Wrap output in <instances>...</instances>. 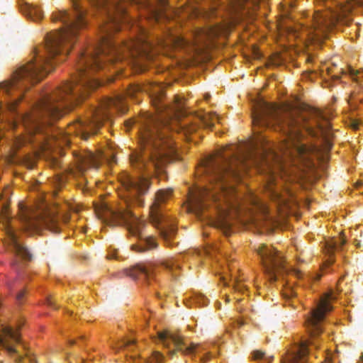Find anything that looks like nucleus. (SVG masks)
<instances>
[{
  "mask_svg": "<svg viewBox=\"0 0 363 363\" xmlns=\"http://www.w3.org/2000/svg\"><path fill=\"white\" fill-rule=\"evenodd\" d=\"M104 15L101 26V35L97 45L82 52L77 63V75L72 82L65 83L50 94L43 95L33 106L30 112L20 116L28 133V141L40 147L46 145L48 137L45 125L48 119H57L73 105L84 98L91 89L101 85L93 76L103 71L104 58L115 62L123 60L135 62L139 56L146 58V30L138 28V35L121 43L112 39V33L120 30L121 23L125 20V7L123 0H91ZM73 13L65 11L54 14L52 20L62 22L60 30L51 32L45 37V44L35 50L28 62L19 67L11 79L0 82V97H3L11 111H15L23 93L30 86L40 82L54 67L56 62L64 60L77 41L79 29L86 24L85 11L79 0H72Z\"/></svg>",
  "mask_w": 363,
  "mask_h": 363,
  "instance_id": "nucleus-1",
  "label": "nucleus"
},
{
  "mask_svg": "<svg viewBox=\"0 0 363 363\" xmlns=\"http://www.w3.org/2000/svg\"><path fill=\"white\" fill-rule=\"evenodd\" d=\"M252 123L281 133L284 135L281 143L277 150L262 138L259 152H257L259 144L256 143L250 144L247 151L240 150L237 146H229V155L223 150L216 156L210 157L205 164V172L211 182L216 183L214 188L216 189H201L198 195L194 196L198 211H202L204 208L206 199L217 201L223 197L226 205L231 206L228 194L233 192V188L228 185V179L239 180L242 171L250 165L266 166L272 174L276 171L287 173L286 167L291 164L297 166L301 163L307 168L313 167V157L319 150L316 146H308L301 142L303 130L312 138H323L327 150L332 147L330 123L317 108L310 107L303 111L291 108L281 111L275 106L264 103L253 112Z\"/></svg>",
  "mask_w": 363,
  "mask_h": 363,
  "instance_id": "nucleus-2",
  "label": "nucleus"
},
{
  "mask_svg": "<svg viewBox=\"0 0 363 363\" xmlns=\"http://www.w3.org/2000/svg\"><path fill=\"white\" fill-rule=\"evenodd\" d=\"M120 180L128 193L123 203L116 208L103 203L95 208V212L97 217L104 223L113 225H125L130 233L136 236L140 234L145 223L133 212V208L145 206L144 196L147 194L151 182L148 177H134L128 173L123 174Z\"/></svg>",
  "mask_w": 363,
  "mask_h": 363,
  "instance_id": "nucleus-3",
  "label": "nucleus"
},
{
  "mask_svg": "<svg viewBox=\"0 0 363 363\" xmlns=\"http://www.w3.org/2000/svg\"><path fill=\"white\" fill-rule=\"evenodd\" d=\"M166 121L162 116L147 115L140 128V150L130 155L131 165L139 171L159 177L172 152L171 145L160 132Z\"/></svg>",
  "mask_w": 363,
  "mask_h": 363,
  "instance_id": "nucleus-4",
  "label": "nucleus"
},
{
  "mask_svg": "<svg viewBox=\"0 0 363 363\" xmlns=\"http://www.w3.org/2000/svg\"><path fill=\"white\" fill-rule=\"evenodd\" d=\"M112 108L123 113L126 111V106L122 95H117L113 98H104L98 107L91 108L86 118H78L69 124L67 133L75 134L84 140H87L91 134L96 133L104 121L109 120L110 114L107 110Z\"/></svg>",
  "mask_w": 363,
  "mask_h": 363,
  "instance_id": "nucleus-5",
  "label": "nucleus"
},
{
  "mask_svg": "<svg viewBox=\"0 0 363 363\" xmlns=\"http://www.w3.org/2000/svg\"><path fill=\"white\" fill-rule=\"evenodd\" d=\"M172 192L171 189L158 190L149 209L150 222L167 241L176 235L177 228L174 222L162 212L160 205L169 198Z\"/></svg>",
  "mask_w": 363,
  "mask_h": 363,
  "instance_id": "nucleus-6",
  "label": "nucleus"
},
{
  "mask_svg": "<svg viewBox=\"0 0 363 363\" xmlns=\"http://www.w3.org/2000/svg\"><path fill=\"white\" fill-rule=\"evenodd\" d=\"M264 272L271 282L277 279L278 274L286 271L282 256L274 249L261 245L257 249Z\"/></svg>",
  "mask_w": 363,
  "mask_h": 363,
  "instance_id": "nucleus-7",
  "label": "nucleus"
},
{
  "mask_svg": "<svg viewBox=\"0 0 363 363\" xmlns=\"http://www.w3.org/2000/svg\"><path fill=\"white\" fill-rule=\"evenodd\" d=\"M333 298L332 294H328L327 297L321 298L318 306L311 311L310 316L307 318L306 324L311 337L319 335L323 332L321 323L323 321L326 313L332 310L329 300Z\"/></svg>",
  "mask_w": 363,
  "mask_h": 363,
  "instance_id": "nucleus-8",
  "label": "nucleus"
},
{
  "mask_svg": "<svg viewBox=\"0 0 363 363\" xmlns=\"http://www.w3.org/2000/svg\"><path fill=\"white\" fill-rule=\"evenodd\" d=\"M21 219L25 230L28 231L38 232L43 228H45L55 234L60 232L58 217L52 213H48L41 218H33L24 214Z\"/></svg>",
  "mask_w": 363,
  "mask_h": 363,
  "instance_id": "nucleus-9",
  "label": "nucleus"
},
{
  "mask_svg": "<svg viewBox=\"0 0 363 363\" xmlns=\"http://www.w3.org/2000/svg\"><path fill=\"white\" fill-rule=\"evenodd\" d=\"M143 92L148 93L152 105L158 112H162L167 109V106L162 102L163 91L159 85H132L127 90V94L132 98H137V95Z\"/></svg>",
  "mask_w": 363,
  "mask_h": 363,
  "instance_id": "nucleus-10",
  "label": "nucleus"
},
{
  "mask_svg": "<svg viewBox=\"0 0 363 363\" xmlns=\"http://www.w3.org/2000/svg\"><path fill=\"white\" fill-rule=\"evenodd\" d=\"M332 22L328 20L327 16L320 12L314 13L310 25L303 27V31L311 40L320 39L330 26Z\"/></svg>",
  "mask_w": 363,
  "mask_h": 363,
  "instance_id": "nucleus-11",
  "label": "nucleus"
},
{
  "mask_svg": "<svg viewBox=\"0 0 363 363\" xmlns=\"http://www.w3.org/2000/svg\"><path fill=\"white\" fill-rule=\"evenodd\" d=\"M159 341L166 347H169L173 344L177 351L190 354L195 352L197 345L192 343L188 346L184 342L183 338L178 334L173 333L169 330L158 333Z\"/></svg>",
  "mask_w": 363,
  "mask_h": 363,
  "instance_id": "nucleus-12",
  "label": "nucleus"
},
{
  "mask_svg": "<svg viewBox=\"0 0 363 363\" xmlns=\"http://www.w3.org/2000/svg\"><path fill=\"white\" fill-rule=\"evenodd\" d=\"M73 156L78 172L83 174L89 169H97L100 165V160L102 155H95L89 150L74 151Z\"/></svg>",
  "mask_w": 363,
  "mask_h": 363,
  "instance_id": "nucleus-13",
  "label": "nucleus"
},
{
  "mask_svg": "<svg viewBox=\"0 0 363 363\" xmlns=\"http://www.w3.org/2000/svg\"><path fill=\"white\" fill-rule=\"evenodd\" d=\"M123 273L133 279L143 278L147 282L155 276V269L152 265L137 264L125 269Z\"/></svg>",
  "mask_w": 363,
  "mask_h": 363,
  "instance_id": "nucleus-14",
  "label": "nucleus"
},
{
  "mask_svg": "<svg viewBox=\"0 0 363 363\" xmlns=\"http://www.w3.org/2000/svg\"><path fill=\"white\" fill-rule=\"evenodd\" d=\"M8 236L11 250L15 253V255L26 261L31 260L32 254L30 251L24 245L19 242L15 233L10 230L8 232Z\"/></svg>",
  "mask_w": 363,
  "mask_h": 363,
  "instance_id": "nucleus-15",
  "label": "nucleus"
},
{
  "mask_svg": "<svg viewBox=\"0 0 363 363\" xmlns=\"http://www.w3.org/2000/svg\"><path fill=\"white\" fill-rule=\"evenodd\" d=\"M18 4L21 11L33 21H40L43 17L42 10L33 4L26 0H18Z\"/></svg>",
  "mask_w": 363,
  "mask_h": 363,
  "instance_id": "nucleus-16",
  "label": "nucleus"
},
{
  "mask_svg": "<svg viewBox=\"0 0 363 363\" xmlns=\"http://www.w3.org/2000/svg\"><path fill=\"white\" fill-rule=\"evenodd\" d=\"M315 345V343L311 340L302 342L297 350L292 354L286 362H284V363H297L299 360H301L308 354V345Z\"/></svg>",
  "mask_w": 363,
  "mask_h": 363,
  "instance_id": "nucleus-17",
  "label": "nucleus"
},
{
  "mask_svg": "<svg viewBox=\"0 0 363 363\" xmlns=\"http://www.w3.org/2000/svg\"><path fill=\"white\" fill-rule=\"evenodd\" d=\"M354 6H363V0H348L345 4H340V11L336 16V21H341V18L350 13Z\"/></svg>",
  "mask_w": 363,
  "mask_h": 363,
  "instance_id": "nucleus-18",
  "label": "nucleus"
},
{
  "mask_svg": "<svg viewBox=\"0 0 363 363\" xmlns=\"http://www.w3.org/2000/svg\"><path fill=\"white\" fill-rule=\"evenodd\" d=\"M260 213L257 218H255L257 225L267 226L273 225L275 222L274 218L270 215L267 208L264 205L260 206Z\"/></svg>",
  "mask_w": 363,
  "mask_h": 363,
  "instance_id": "nucleus-19",
  "label": "nucleus"
},
{
  "mask_svg": "<svg viewBox=\"0 0 363 363\" xmlns=\"http://www.w3.org/2000/svg\"><path fill=\"white\" fill-rule=\"evenodd\" d=\"M232 23H220L212 26L209 29V36L212 38L219 35H227L230 33Z\"/></svg>",
  "mask_w": 363,
  "mask_h": 363,
  "instance_id": "nucleus-20",
  "label": "nucleus"
},
{
  "mask_svg": "<svg viewBox=\"0 0 363 363\" xmlns=\"http://www.w3.org/2000/svg\"><path fill=\"white\" fill-rule=\"evenodd\" d=\"M3 346V347L7 351L9 354L13 358L14 361L16 363H21L23 359V356L20 354L18 351L12 346L9 345L5 338L0 337V346Z\"/></svg>",
  "mask_w": 363,
  "mask_h": 363,
  "instance_id": "nucleus-21",
  "label": "nucleus"
},
{
  "mask_svg": "<svg viewBox=\"0 0 363 363\" xmlns=\"http://www.w3.org/2000/svg\"><path fill=\"white\" fill-rule=\"evenodd\" d=\"M198 121L204 127L212 129L216 121H218V117L216 113H204L198 118Z\"/></svg>",
  "mask_w": 363,
  "mask_h": 363,
  "instance_id": "nucleus-22",
  "label": "nucleus"
},
{
  "mask_svg": "<svg viewBox=\"0 0 363 363\" xmlns=\"http://www.w3.org/2000/svg\"><path fill=\"white\" fill-rule=\"evenodd\" d=\"M199 125L196 122L192 123H184L181 127V131L183 133L184 135L188 140H194L193 138L190 137V135L193 133H196L199 128Z\"/></svg>",
  "mask_w": 363,
  "mask_h": 363,
  "instance_id": "nucleus-23",
  "label": "nucleus"
},
{
  "mask_svg": "<svg viewBox=\"0 0 363 363\" xmlns=\"http://www.w3.org/2000/svg\"><path fill=\"white\" fill-rule=\"evenodd\" d=\"M180 257L181 256L177 258H171L163 263L164 267L172 274L173 277L175 279L177 278L175 271L180 269Z\"/></svg>",
  "mask_w": 363,
  "mask_h": 363,
  "instance_id": "nucleus-24",
  "label": "nucleus"
},
{
  "mask_svg": "<svg viewBox=\"0 0 363 363\" xmlns=\"http://www.w3.org/2000/svg\"><path fill=\"white\" fill-rule=\"evenodd\" d=\"M157 244L155 240L152 238H147L144 240V243L143 246H135L133 245L132 247L133 249H136L138 252H144L146 250H151L157 247Z\"/></svg>",
  "mask_w": 363,
  "mask_h": 363,
  "instance_id": "nucleus-25",
  "label": "nucleus"
},
{
  "mask_svg": "<svg viewBox=\"0 0 363 363\" xmlns=\"http://www.w3.org/2000/svg\"><path fill=\"white\" fill-rule=\"evenodd\" d=\"M216 227L220 229L225 235L230 234L231 225L225 218H220L216 223Z\"/></svg>",
  "mask_w": 363,
  "mask_h": 363,
  "instance_id": "nucleus-26",
  "label": "nucleus"
},
{
  "mask_svg": "<svg viewBox=\"0 0 363 363\" xmlns=\"http://www.w3.org/2000/svg\"><path fill=\"white\" fill-rule=\"evenodd\" d=\"M2 332L4 334L5 337H9L17 343H21L18 334L16 333L11 327H4L2 330Z\"/></svg>",
  "mask_w": 363,
  "mask_h": 363,
  "instance_id": "nucleus-27",
  "label": "nucleus"
},
{
  "mask_svg": "<svg viewBox=\"0 0 363 363\" xmlns=\"http://www.w3.org/2000/svg\"><path fill=\"white\" fill-rule=\"evenodd\" d=\"M252 358L255 360H259L262 359L264 362H270L272 359H273L272 356H266L265 353L261 350H255L252 352Z\"/></svg>",
  "mask_w": 363,
  "mask_h": 363,
  "instance_id": "nucleus-28",
  "label": "nucleus"
},
{
  "mask_svg": "<svg viewBox=\"0 0 363 363\" xmlns=\"http://www.w3.org/2000/svg\"><path fill=\"white\" fill-rule=\"evenodd\" d=\"M243 2L244 0H236V2L232 3L230 7V14L235 16L240 13L244 6Z\"/></svg>",
  "mask_w": 363,
  "mask_h": 363,
  "instance_id": "nucleus-29",
  "label": "nucleus"
},
{
  "mask_svg": "<svg viewBox=\"0 0 363 363\" xmlns=\"http://www.w3.org/2000/svg\"><path fill=\"white\" fill-rule=\"evenodd\" d=\"M172 40L176 46L180 48L185 47L188 44L187 40L182 37H175Z\"/></svg>",
  "mask_w": 363,
  "mask_h": 363,
  "instance_id": "nucleus-30",
  "label": "nucleus"
},
{
  "mask_svg": "<svg viewBox=\"0 0 363 363\" xmlns=\"http://www.w3.org/2000/svg\"><path fill=\"white\" fill-rule=\"evenodd\" d=\"M270 194L272 199L279 202H284V199L282 198V196L276 190L270 189Z\"/></svg>",
  "mask_w": 363,
  "mask_h": 363,
  "instance_id": "nucleus-31",
  "label": "nucleus"
},
{
  "mask_svg": "<svg viewBox=\"0 0 363 363\" xmlns=\"http://www.w3.org/2000/svg\"><path fill=\"white\" fill-rule=\"evenodd\" d=\"M345 242V240L342 238H338L337 240L335 241L333 245L331 247L334 250H337L340 248Z\"/></svg>",
  "mask_w": 363,
  "mask_h": 363,
  "instance_id": "nucleus-32",
  "label": "nucleus"
},
{
  "mask_svg": "<svg viewBox=\"0 0 363 363\" xmlns=\"http://www.w3.org/2000/svg\"><path fill=\"white\" fill-rule=\"evenodd\" d=\"M152 359L156 362L161 363L162 362V359H163V355L161 353L158 352H155L153 353V354H152Z\"/></svg>",
  "mask_w": 363,
  "mask_h": 363,
  "instance_id": "nucleus-33",
  "label": "nucleus"
},
{
  "mask_svg": "<svg viewBox=\"0 0 363 363\" xmlns=\"http://www.w3.org/2000/svg\"><path fill=\"white\" fill-rule=\"evenodd\" d=\"M235 289L238 291H240V292H242L244 291V289H245V286L243 285L241 283H237L235 285Z\"/></svg>",
  "mask_w": 363,
  "mask_h": 363,
  "instance_id": "nucleus-34",
  "label": "nucleus"
},
{
  "mask_svg": "<svg viewBox=\"0 0 363 363\" xmlns=\"http://www.w3.org/2000/svg\"><path fill=\"white\" fill-rule=\"evenodd\" d=\"M123 345L125 347H129V346L135 344V340H126L123 342Z\"/></svg>",
  "mask_w": 363,
  "mask_h": 363,
  "instance_id": "nucleus-35",
  "label": "nucleus"
},
{
  "mask_svg": "<svg viewBox=\"0 0 363 363\" xmlns=\"http://www.w3.org/2000/svg\"><path fill=\"white\" fill-rule=\"evenodd\" d=\"M46 303L50 307H55V303L50 297L47 298Z\"/></svg>",
  "mask_w": 363,
  "mask_h": 363,
  "instance_id": "nucleus-36",
  "label": "nucleus"
},
{
  "mask_svg": "<svg viewBox=\"0 0 363 363\" xmlns=\"http://www.w3.org/2000/svg\"><path fill=\"white\" fill-rule=\"evenodd\" d=\"M25 295V291H21L16 295V299L20 302Z\"/></svg>",
  "mask_w": 363,
  "mask_h": 363,
  "instance_id": "nucleus-37",
  "label": "nucleus"
},
{
  "mask_svg": "<svg viewBox=\"0 0 363 363\" xmlns=\"http://www.w3.org/2000/svg\"><path fill=\"white\" fill-rule=\"evenodd\" d=\"M350 74L352 76H354V75H356L357 72H356L354 69H350Z\"/></svg>",
  "mask_w": 363,
  "mask_h": 363,
  "instance_id": "nucleus-38",
  "label": "nucleus"
},
{
  "mask_svg": "<svg viewBox=\"0 0 363 363\" xmlns=\"http://www.w3.org/2000/svg\"><path fill=\"white\" fill-rule=\"evenodd\" d=\"M359 363H363V352L359 358Z\"/></svg>",
  "mask_w": 363,
  "mask_h": 363,
  "instance_id": "nucleus-39",
  "label": "nucleus"
},
{
  "mask_svg": "<svg viewBox=\"0 0 363 363\" xmlns=\"http://www.w3.org/2000/svg\"><path fill=\"white\" fill-rule=\"evenodd\" d=\"M160 3L161 4L164 6L165 4H166V0H160Z\"/></svg>",
  "mask_w": 363,
  "mask_h": 363,
  "instance_id": "nucleus-40",
  "label": "nucleus"
},
{
  "mask_svg": "<svg viewBox=\"0 0 363 363\" xmlns=\"http://www.w3.org/2000/svg\"><path fill=\"white\" fill-rule=\"evenodd\" d=\"M236 18H237V16H233V18H234V19H233L232 21L230 22V23H232V25L235 22Z\"/></svg>",
  "mask_w": 363,
  "mask_h": 363,
  "instance_id": "nucleus-41",
  "label": "nucleus"
},
{
  "mask_svg": "<svg viewBox=\"0 0 363 363\" xmlns=\"http://www.w3.org/2000/svg\"><path fill=\"white\" fill-rule=\"evenodd\" d=\"M294 274H295L296 276H298V277H299V276L301 275V272H297V271H294Z\"/></svg>",
  "mask_w": 363,
  "mask_h": 363,
  "instance_id": "nucleus-42",
  "label": "nucleus"
},
{
  "mask_svg": "<svg viewBox=\"0 0 363 363\" xmlns=\"http://www.w3.org/2000/svg\"><path fill=\"white\" fill-rule=\"evenodd\" d=\"M29 361H30V362H34V359H33V358H32V357H30V358H29Z\"/></svg>",
  "mask_w": 363,
  "mask_h": 363,
  "instance_id": "nucleus-43",
  "label": "nucleus"
},
{
  "mask_svg": "<svg viewBox=\"0 0 363 363\" xmlns=\"http://www.w3.org/2000/svg\"><path fill=\"white\" fill-rule=\"evenodd\" d=\"M108 259L113 258V255H108Z\"/></svg>",
  "mask_w": 363,
  "mask_h": 363,
  "instance_id": "nucleus-44",
  "label": "nucleus"
},
{
  "mask_svg": "<svg viewBox=\"0 0 363 363\" xmlns=\"http://www.w3.org/2000/svg\"><path fill=\"white\" fill-rule=\"evenodd\" d=\"M174 353H175V352L174 350L173 351H170V354L171 355H173Z\"/></svg>",
  "mask_w": 363,
  "mask_h": 363,
  "instance_id": "nucleus-45",
  "label": "nucleus"
},
{
  "mask_svg": "<svg viewBox=\"0 0 363 363\" xmlns=\"http://www.w3.org/2000/svg\"><path fill=\"white\" fill-rule=\"evenodd\" d=\"M13 265H17L18 264V261H15L13 263Z\"/></svg>",
  "mask_w": 363,
  "mask_h": 363,
  "instance_id": "nucleus-46",
  "label": "nucleus"
},
{
  "mask_svg": "<svg viewBox=\"0 0 363 363\" xmlns=\"http://www.w3.org/2000/svg\"><path fill=\"white\" fill-rule=\"evenodd\" d=\"M69 343H70V345H74V341L71 340V341L69 342Z\"/></svg>",
  "mask_w": 363,
  "mask_h": 363,
  "instance_id": "nucleus-47",
  "label": "nucleus"
},
{
  "mask_svg": "<svg viewBox=\"0 0 363 363\" xmlns=\"http://www.w3.org/2000/svg\"><path fill=\"white\" fill-rule=\"evenodd\" d=\"M358 128V125H357V124L354 125V128H355V129H356V128Z\"/></svg>",
  "mask_w": 363,
  "mask_h": 363,
  "instance_id": "nucleus-48",
  "label": "nucleus"
},
{
  "mask_svg": "<svg viewBox=\"0 0 363 363\" xmlns=\"http://www.w3.org/2000/svg\"><path fill=\"white\" fill-rule=\"evenodd\" d=\"M235 16H238V18L239 17V16H242V13H238V14H236Z\"/></svg>",
  "mask_w": 363,
  "mask_h": 363,
  "instance_id": "nucleus-49",
  "label": "nucleus"
},
{
  "mask_svg": "<svg viewBox=\"0 0 363 363\" xmlns=\"http://www.w3.org/2000/svg\"><path fill=\"white\" fill-rule=\"evenodd\" d=\"M206 359H207V358L206 359H204V358L202 359L203 361H206Z\"/></svg>",
  "mask_w": 363,
  "mask_h": 363,
  "instance_id": "nucleus-50",
  "label": "nucleus"
}]
</instances>
